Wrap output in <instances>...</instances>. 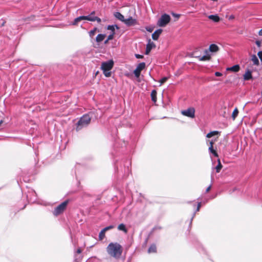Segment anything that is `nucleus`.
Here are the masks:
<instances>
[{
  "label": "nucleus",
  "mask_w": 262,
  "mask_h": 262,
  "mask_svg": "<svg viewBox=\"0 0 262 262\" xmlns=\"http://www.w3.org/2000/svg\"><path fill=\"white\" fill-rule=\"evenodd\" d=\"M106 250L107 254L115 259H119L123 252L122 246L117 242L110 243Z\"/></svg>",
  "instance_id": "obj_1"
},
{
  "label": "nucleus",
  "mask_w": 262,
  "mask_h": 262,
  "mask_svg": "<svg viewBox=\"0 0 262 262\" xmlns=\"http://www.w3.org/2000/svg\"><path fill=\"white\" fill-rule=\"evenodd\" d=\"M91 117L89 114H86L81 117L76 124V130L78 131L82 128L87 126L90 123Z\"/></svg>",
  "instance_id": "obj_2"
},
{
  "label": "nucleus",
  "mask_w": 262,
  "mask_h": 262,
  "mask_svg": "<svg viewBox=\"0 0 262 262\" xmlns=\"http://www.w3.org/2000/svg\"><path fill=\"white\" fill-rule=\"evenodd\" d=\"M170 19L171 18L169 15L164 14L162 15L159 19L157 22V25L158 26L161 27H165L169 23Z\"/></svg>",
  "instance_id": "obj_3"
},
{
  "label": "nucleus",
  "mask_w": 262,
  "mask_h": 262,
  "mask_svg": "<svg viewBox=\"0 0 262 262\" xmlns=\"http://www.w3.org/2000/svg\"><path fill=\"white\" fill-rule=\"evenodd\" d=\"M68 203V201H65L61 203L57 207H56L53 211L54 215L57 216L61 213L62 212H63V211L66 209Z\"/></svg>",
  "instance_id": "obj_4"
},
{
  "label": "nucleus",
  "mask_w": 262,
  "mask_h": 262,
  "mask_svg": "<svg viewBox=\"0 0 262 262\" xmlns=\"http://www.w3.org/2000/svg\"><path fill=\"white\" fill-rule=\"evenodd\" d=\"M181 114L185 116L193 118L195 117V109L193 107H189L187 110L182 111Z\"/></svg>",
  "instance_id": "obj_5"
},
{
  "label": "nucleus",
  "mask_w": 262,
  "mask_h": 262,
  "mask_svg": "<svg viewBox=\"0 0 262 262\" xmlns=\"http://www.w3.org/2000/svg\"><path fill=\"white\" fill-rule=\"evenodd\" d=\"M114 61L112 60L103 62L101 64V68L102 70L110 71L113 67Z\"/></svg>",
  "instance_id": "obj_6"
},
{
  "label": "nucleus",
  "mask_w": 262,
  "mask_h": 262,
  "mask_svg": "<svg viewBox=\"0 0 262 262\" xmlns=\"http://www.w3.org/2000/svg\"><path fill=\"white\" fill-rule=\"evenodd\" d=\"M145 67V63L144 62L140 63L137 67L136 69L134 71V74L137 78L139 77L142 70Z\"/></svg>",
  "instance_id": "obj_7"
},
{
  "label": "nucleus",
  "mask_w": 262,
  "mask_h": 262,
  "mask_svg": "<svg viewBox=\"0 0 262 262\" xmlns=\"http://www.w3.org/2000/svg\"><path fill=\"white\" fill-rule=\"evenodd\" d=\"M205 55L203 56H195L196 58H198L200 61H208L210 59V55L209 53V51L207 50L205 51Z\"/></svg>",
  "instance_id": "obj_8"
},
{
  "label": "nucleus",
  "mask_w": 262,
  "mask_h": 262,
  "mask_svg": "<svg viewBox=\"0 0 262 262\" xmlns=\"http://www.w3.org/2000/svg\"><path fill=\"white\" fill-rule=\"evenodd\" d=\"M123 22L127 26H134L136 23V19L133 18L132 17H130L127 19H124Z\"/></svg>",
  "instance_id": "obj_9"
},
{
  "label": "nucleus",
  "mask_w": 262,
  "mask_h": 262,
  "mask_svg": "<svg viewBox=\"0 0 262 262\" xmlns=\"http://www.w3.org/2000/svg\"><path fill=\"white\" fill-rule=\"evenodd\" d=\"M155 46H156L155 44L153 42H151L150 39H149L148 43L146 45V50H145V54H146V55L148 54L149 53V52H150L151 49L153 47H155Z\"/></svg>",
  "instance_id": "obj_10"
},
{
  "label": "nucleus",
  "mask_w": 262,
  "mask_h": 262,
  "mask_svg": "<svg viewBox=\"0 0 262 262\" xmlns=\"http://www.w3.org/2000/svg\"><path fill=\"white\" fill-rule=\"evenodd\" d=\"M162 30L161 29H159L157 30L155 32L152 34V38L155 40H157L159 37L160 35L162 33Z\"/></svg>",
  "instance_id": "obj_11"
},
{
  "label": "nucleus",
  "mask_w": 262,
  "mask_h": 262,
  "mask_svg": "<svg viewBox=\"0 0 262 262\" xmlns=\"http://www.w3.org/2000/svg\"><path fill=\"white\" fill-rule=\"evenodd\" d=\"M240 69V67L238 64L234 65L231 67H228L226 69L227 71H232L234 72H237Z\"/></svg>",
  "instance_id": "obj_12"
},
{
  "label": "nucleus",
  "mask_w": 262,
  "mask_h": 262,
  "mask_svg": "<svg viewBox=\"0 0 262 262\" xmlns=\"http://www.w3.org/2000/svg\"><path fill=\"white\" fill-rule=\"evenodd\" d=\"M245 80H249L252 79V73L250 71L247 70L243 76Z\"/></svg>",
  "instance_id": "obj_13"
},
{
  "label": "nucleus",
  "mask_w": 262,
  "mask_h": 262,
  "mask_svg": "<svg viewBox=\"0 0 262 262\" xmlns=\"http://www.w3.org/2000/svg\"><path fill=\"white\" fill-rule=\"evenodd\" d=\"M219 49V48L217 45H216L215 44H211L209 46L208 51H209V53L210 52H216L218 51Z\"/></svg>",
  "instance_id": "obj_14"
},
{
  "label": "nucleus",
  "mask_w": 262,
  "mask_h": 262,
  "mask_svg": "<svg viewBox=\"0 0 262 262\" xmlns=\"http://www.w3.org/2000/svg\"><path fill=\"white\" fill-rule=\"evenodd\" d=\"M114 16L115 17L118 19L119 20H120V21L123 22L124 20V16L121 14L120 12H116L114 13Z\"/></svg>",
  "instance_id": "obj_15"
},
{
  "label": "nucleus",
  "mask_w": 262,
  "mask_h": 262,
  "mask_svg": "<svg viewBox=\"0 0 262 262\" xmlns=\"http://www.w3.org/2000/svg\"><path fill=\"white\" fill-rule=\"evenodd\" d=\"M105 36H106L105 34H99L96 37V41L97 42H100L101 41H102V40H103L104 39Z\"/></svg>",
  "instance_id": "obj_16"
},
{
  "label": "nucleus",
  "mask_w": 262,
  "mask_h": 262,
  "mask_svg": "<svg viewBox=\"0 0 262 262\" xmlns=\"http://www.w3.org/2000/svg\"><path fill=\"white\" fill-rule=\"evenodd\" d=\"M85 20L84 19V16H80L79 17H78L77 18H76L74 21L72 23V25H77L78 23L82 21V20Z\"/></svg>",
  "instance_id": "obj_17"
},
{
  "label": "nucleus",
  "mask_w": 262,
  "mask_h": 262,
  "mask_svg": "<svg viewBox=\"0 0 262 262\" xmlns=\"http://www.w3.org/2000/svg\"><path fill=\"white\" fill-rule=\"evenodd\" d=\"M151 100L154 102L157 101V92L155 90H154L151 92Z\"/></svg>",
  "instance_id": "obj_18"
},
{
  "label": "nucleus",
  "mask_w": 262,
  "mask_h": 262,
  "mask_svg": "<svg viewBox=\"0 0 262 262\" xmlns=\"http://www.w3.org/2000/svg\"><path fill=\"white\" fill-rule=\"evenodd\" d=\"M208 18L214 22H218L220 20V17L216 15H209Z\"/></svg>",
  "instance_id": "obj_19"
},
{
  "label": "nucleus",
  "mask_w": 262,
  "mask_h": 262,
  "mask_svg": "<svg viewBox=\"0 0 262 262\" xmlns=\"http://www.w3.org/2000/svg\"><path fill=\"white\" fill-rule=\"evenodd\" d=\"M217 162L218 163L217 166L215 167L214 168L216 170V172H219L222 168V165L219 159H217Z\"/></svg>",
  "instance_id": "obj_20"
},
{
  "label": "nucleus",
  "mask_w": 262,
  "mask_h": 262,
  "mask_svg": "<svg viewBox=\"0 0 262 262\" xmlns=\"http://www.w3.org/2000/svg\"><path fill=\"white\" fill-rule=\"evenodd\" d=\"M156 249H157V248H156V245L153 244V245H151L149 247V248H148V252L149 253H155L156 252Z\"/></svg>",
  "instance_id": "obj_21"
},
{
  "label": "nucleus",
  "mask_w": 262,
  "mask_h": 262,
  "mask_svg": "<svg viewBox=\"0 0 262 262\" xmlns=\"http://www.w3.org/2000/svg\"><path fill=\"white\" fill-rule=\"evenodd\" d=\"M208 150H209V152L213 154L214 156H215V157H218V156H219L218 154H217V152L216 151V150H215L213 149V147H212V146L209 147Z\"/></svg>",
  "instance_id": "obj_22"
},
{
  "label": "nucleus",
  "mask_w": 262,
  "mask_h": 262,
  "mask_svg": "<svg viewBox=\"0 0 262 262\" xmlns=\"http://www.w3.org/2000/svg\"><path fill=\"white\" fill-rule=\"evenodd\" d=\"M116 28L117 29H119L117 25H108L107 27V29L111 30L112 33H115V29Z\"/></svg>",
  "instance_id": "obj_23"
},
{
  "label": "nucleus",
  "mask_w": 262,
  "mask_h": 262,
  "mask_svg": "<svg viewBox=\"0 0 262 262\" xmlns=\"http://www.w3.org/2000/svg\"><path fill=\"white\" fill-rule=\"evenodd\" d=\"M219 132L217 131L211 132L209 133L208 134H207V135H206V137L210 138L213 137V136L219 134Z\"/></svg>",
  "instance_id": "obj_24"
},
{
  "label": "nucleus",
  "mask_w": 262,
  "mask_h": 262,
  "mask_svg": "<svg viewBox=\"0 0 262 262\" xmlns=\"http://www.w3.org/2000/svg\"><path fill=\"white\" fill-rule=\"evenodd\" d=\"M118 230L123 231L125 233L127 232V230L126 229V227L123 224H120L118 227Z\"/></svg>",
  "instance_id": "obj_25"
},
{
  "label": "nucleus",
  "mask_w": 262,
  "mask_h": 262,
  "mask_svg": "<svg viewBox=\"0 0 262 262\" xmlns=\"http://www.w3.org/2000/svg\"><path fill=\"white\" fill-rule=\"evenodd\" d=\"M95 18V16H92L91 15H89L88 16H84V19L85 20L91 21H94V18Z\"/></svg>",
  "instance_id": "obj_26"
},
{
  "label": "nucleus",
  "mask_w": 262,
  "mask_h": 262,
  "mask_svg": "<svg viewBox=\"0 0 262 262\" xmlns=\"http://www.w3.org/2000/svg\"><path fill=\"white\" fill-rule=\"evenodd\" d=\"M105 231L102 229L99 234V238L100 241L102 240L105 237Z\"/></svg>",
  "instance_id": "obj_27"
},
{
  "label": "nucleus",
  "mask_w": 262,
  "mask_h": 262,
  "mask_svg": "<svg viewBox=\"0 0 262 262\" xmlns=\"http://www.w3.org/2000/svg\"><path fill=\"white\" fill-rule=\"evenodd\" d=\"M238 114V111L237 108H235L233 111L232 115V118L233 120H235Z\"/></svg>",
  "instance_id": "obj_28"
},
{
  "label": "nucleus",
  "mask_w": 262,
  "mask_h": 262,
  "mask_svg": "<svg viewBox=\"0 0 262 262\" xmlns=\"http://www.w3.org/2000/svg\"><path fill=\"white\" fill-rule=\"evenodd\" d=\"M252 60L254 64L257 65L259 63V60L255 55L252 57Z\"/></svg>",
  "instance_id": "obj_29"
},
{
  "label": "nucleus",
  "mask_w": 262,
  "mask_h": 262,
  "mask_svg": "<svg viewBox=\"0 0 262 262\" xmlns=\"http://www.w3.org/2000/svg\"><path fill=\"white\" fill-rule=\"evenodd\" d=\"M103 71V74L106 77H109L111 76V72H110V71H105V70H102Z\"/></svg>",
  "instance_id": "obj_30"
},
{
  "label": "nucleus",
  "mask_w": 262,
  "mask_h": 262,
  "mask_svg": "<svg viewBox=\"0 0 262 262\" xmlns=\"http://www.w3.org/2000/svg\"><path fill=\"white\" fill-rule=\"evenodd\" d=\"M167 79H168V78L166 77H164L162 78L161 79H160L159 82H160L161 85L163 84L164 82H165Z\"/></svg>",
  "instance_id": "obj_31"
},
{
  "label": "nucleus",
  "mask_w": 262,
  "mask_h": 262,
  "mask_svg": "<svg viewBox=\"0 0 262 262\" xmlns=\"http://www.w3.org/2000/svg\"><path fill=\"white\" fill-rule=\"evenodd\" d=\"M96 30V29L95 28L94 29L90 31L89 35L91 37H93L95 35Z\"/></svg>",
  "instance_id": "obj_32"
},
{
  "label": "nucleus",
  "mask_w": 262,
  "mask_h": 262,
  "mask_svg": "<svg viewBox=\"0 0 262 262\" xmlns=\"http://www.w3.org/2000/svg\"><path fill=\"white\" fill-rule=\"evenodd\" d=\"M114 34L115 33H111V34H110L107 37L108 40H110L113 39L114 38Z\"/></svg>",
  "instance_id": "obj_33"
},
{
  "label": "nucleus",
  "mask_w": 262,
  "mask_h": 262,
  "mask_svg": "<svg viewBox=\"0 0 262 262\" xmlns=\"http://www.w3.org/2000/svg\"><path fill=\"white\" fill-rule=\"evenodd\" d=\"M113 227H114L113 226H109L105 227L103 229L106 232L107 230H110V229L113 228Z\"/></svg>",
  "instance_id": "obj_34"
},
{
  "label": "nucleus",
  "mask_w": 262,
  "mask_h": 262,
  "mask_svg": "<svg viewBox=\"0 0 262 262\" xmlns=\"http://www.w3.org/2000/svg\"><path fill=\"white\" fill-rule=\"evenodd\" d=\"M94 21H97L98 23H100L101 21V19L97 16H95V18H94Z\"/></svg>",
  "instance_id": "obj_35"
},
{
  "label": "nucleus",
  "mask_w": 262,
  "mask_h": 262,
  "mask_svg": "<svg viewBox=\"0 0 262 262\" xmlns=\"http://www.w3.org/2000/svg\"><path fill=\"white\" fill-rule=\"evenodd\" d=\"M201 207V203L200 202L198 204V206H197L196 211H199L200 210Z\"/></svg>",
  "instance_id": "obj_36"
},
{
  "label": "nucleus",
  "mask_w": 262,
  "mask_h": 262,
  "mask_svg": "<svg viewBox=\"0 0 262 262\" xmlns=\"http://www.w3.org/2000/svg\"><path fill=\"white\" fill-rule=\"evenodd\" d=\"M257 55L259 58L260 59V60H262V51L258 52Z\"/></svg>",
  "instance_id": "obj_37"
},
{
  "label": "nucleus",
  "mask_w": 262,
  "mask_h": 262,
  "mask_svg": "<svg viewBox=\"0 0 262 262\" xmlns=\"http://www.w3.org/2000/svg\"><path fill=\"white\" fill-rule=\"evenodd\" d=\"M135 56L138 59H140V58H142L143 57V56L142 55H140V54H136L135 55Z\"/></svg>",
  "instance_id": "obj_38"
},
{
  "label": "nucleus",
  "mask_w": 262,
  "mask_h": 262,
  "mask_svg": "<svg viewBox=\"0 0 262 262\" xmlns=\"http://www.w3.org/2000/svg\"><path fill=\"white\" fill-rule=\"evenodd\" d=\"M215 75L217 77L221 76H222V73H221L219 72H216L215 73Z\"/></svg>",
  "instance_id": "obj_39"
},
{
  "label": "nucleus",
  "mask_w": 262,
  "mask_h": 262,
  "mask_svg": "<svg viewBox=\"0 0 262 262\" xmlns=\"http://www.w3.org/2000/svg\"><path fill=\"white\" fill-rule=\"evenodd\" d=\"M256 45L258 46V47H260V44H261V42L260 41H259V40H256V42H255Z\"/></svg>",
  "instance_id": "obj_40"
},
{
  "label": "nucleus",
  "mask_w": 262,
  "mask_h": 262,
  "mask_svg": "<svg viewBox=\"0 0 262 262\" xmlns=\"http://www.w3.org/2000/svg\"><path fill=\"white\" fill-rule=\"evenodd\" d=\"M211 188V185H210L209 187H208L206 190V192H208L210 191V189Z\"/></svg>",
  "instance_id": "obj_41"
},
{
  "label": "nucleus",
  "mask_w": 262,
  "mask_h": 262,
  "mask_svg": "<svg viewBox=\"0 0 262 262\" xmlns=\"http://www.w3.org/2000/svg\"><path fill=\"white\" fill-rule=\"evenodd\" d=\"M234 18V15H230L229 17V19L230 20H231V19H233Z\"/></svg>",
  "instance_id": "obj_42"
},
{
  "label": "nucleus",
  "mask_w": 262,
  "mask_h": 262,
  "mask_svg": "<svg viewBox=\"0 0 262 262\" xmlns=\"http://www.w3.org/2000/svg\"><path fill=\"white\" fill-rule=\"evenodd\" d=\"M146 30L147 31L150 32H151L152 31V29L150 28H147Z\"/></svg>",
  "instance_id": "obj_43"
},
{
  "label": "nucleus",
  "mask_w": 262,
  "mask_h": 262,
  "mask_svg": "<svg viewBox=\"0 0 262 262\" xmlns=\"http://www.w3.org/2000/svg\"><path fill=\"white\" fill-rule=\"evenodd\" d=\"M81 251H82L81 250L80 248H79V249H77V250L76 251V253H78V254H80V253H81Z\"/></svg>",
  "instance_id": "obj_44"
},
{
  "label": "nucleus",
  "mask_w": 262,
  "mask_h": 262,
  "mask_svg": "<svg viewBox=\"0 0 262 262\" xmlns=\"http://www.w3.org/2000/svg\"><path fill=\"white\" fill-rule=\"evenodd\" d=\"M210 143V147H211V146H212V147H213V141H210V143Z\"/></svg>",
  "instance_id": "obj_45"
},
{
  "label": "nucleus",
  "mask_w": 262,
  "mask_h": 262,
  "mask_svg": "<svg viewBox=\"0 0 262 262\" xmlns=\"http://www.w3.org/2000/svg\"><path fill=\"white\" fill-rule=\"evenodd\" d=\"M258 34L260 36H262V29L261 30H259V32H258Z\"/></svg>",
  "instance_id": "obj_46"
},
{
  "label": "nucleus",
  "mask_w": 262,
  "mask_h": 262,
  "mask_svg": "<svg viewBox=\"0 0 262 262\" xmlns=\"http://www.w3.org/2000/svg\"><path fill=\"white\" fill-rule=\"evenodd\" d=\"M108 41H109V40H108V39L107 38V39H106L104 42V44H107L108 43Z\"/></svg>",
  "instance_id": "obj_47"
},
{
  "label": "nucleus",
  "mask_w": 262,
  "mask_h": 262,
  "mask_svg": "<svg viewBox=\"0 0 262 262\" xmlns=\"http://www.w3.org/2000/svg\"><path fill=\"white\" fill-rule=\"evenodd\" d=\"M95 14V11H93L91 13H90V15L93 16L94 14Z\"/></svg>",
  "instance_id": "obj_48"
},
{
  "label": "nucleus",
  "mask_w": 262,
  "mask_h": 262,
  "mask_svg": "<svg viewBox=\"0 0 262 262\" xmlns=\"http://www.w3.org/2000/svg\"><path fill=\"white\" fill-rule=\"evenodd\" d=\"M173 15H174V16H177V17H179L180 16V15H179V14H173Z\"/></svg>",
  "instance_id": "obj_49"
},
{
  "label": "nucleus",
  "mask_w": 262,
  "mask_h": 262,
  "mask_svg": "<svg viewBox=\"0 0 262 262\" xmlns=\"http://www.w3.org/2000/svg\"><path fill=\"white\" fill-rule=\"evenodd\" d=\"M3 120L0 121V125L3 123Z\"/></svg>",
  "instance_id": "obj_50"
},
{
  "label": "nucleus",
  "mask_w": 262,
  "mask_h": 262,
  "mask_svg": "<svg viewBox=\"0 0 262 262\" xmlns=\"http://www.w3.org/2000/svg\"><path fill=\"white\" fill-rule=\"evenodd\" d=\"M195 215V213H193V217Z\"/></svg>",
  "instance_id": "obj_51"
}]
</instances>
